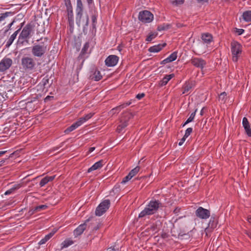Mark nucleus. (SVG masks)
Returning <instances> with one entry per match:
<instances>
[{
    "mask_svg": "<svg viewBox=\"0 0 251 251\" xmlns=\"http://www.w3.org/2000/svg\"><path fill=\"white\" fill-rule=\"evenodd\" d=\"M11 12H6L4 13L0 14V21H1L4 20L6 17H8L11 14Z\"/></svg>",
    "mask_w": 251,
    "mask_h": 251,
    "instance_id": "40",
    "label": "nucleus"
},
{
    "mask_svg": "<svg viewBox=\"0 0 251 251\" xmlns=\"http://www.w3.org/2000/svg\"><path fill=\"white\" fill-rule=\"evenodd\" d=\"M176 26L177 27H181L182 26H183V25L182 24H181V23H177L176 24Z\"/></svg>",
    "mask_w": 251,
    "mask_h": 251,
    "instance_id": "61",
    "label": "nucleus"
},
{
    "mask_svg": "<svg viewBox=\"0 0 251 251\" xmlns=\"http://www.w3.org/2000/svg\"><path fill=\"white\" fill-rule=\"evenodd\" d=\"M48 208V206L46 204L40 205L35 206V209L38 212L41 211L42 210H45Z\"/></svg>",
    "mask_w": 251,
    "mask_h": 251,
    "instance_id": "42",
    "label": "nucleus"
},
{
    "mask_svg": "<svg viewBox=\"0 0 251 251\" xmlns=\"http://www.w3.org/2000/svg\"><path fill=\"white\" fill-rule=\"evenodd\" d=\"M23 69L25 71H32L35 69L36 63L33 58L29 56L23 57L21 59Z\"/></svg>",
    "mask_w": 251,
    "mask_h": 251,
    "instance_id": "5",
    "label": "nucleus"
},
{
    "mask_svg": "<svg viewBox=\"0 0 251 251\" xmlns=\"http://www.w3.org/2000/svg\"><path fill=\"white\" fill-rule=\"evenodd\" d=\"M226 96V93L225 92H223V93H221V94L219 96V99L224 100Z\"/></svg>",
    "mask_w": 251,
    "mask_h": 251,
    "instance_id": "53",
    "label": "nucleus"
},
{
    "mask_svg": "<svg viewBox=\"0 0 251 251\" xmlns=\"http://www.w3.org/2000/svg\"><path fill=\"white\" fill-rule=\"evenodd\" d=\"M195 86V82L193 81H186L182 86V94H187Z\"/></svg>",
    "mask_w": 251,
    "mask_h": 251,
    "instance_id": "14",
    "label": "nucleus"
},
{
    "mask_svg": "<svg viewBox=\"0 0 251 251\" xmlns=\"http://www.w3.org/2000/svg\"><path fill=\"white\" fill-rule=\"evenodd\" d=\"M130 103H131V102H126V103H123V104H121V106H122V108L123 109L125 107H126V106L129 105L130 104Z\"/></svg>",
    "mask_w": 251,
    "mask_h": 251,
    "instance_id": "58",
    "label": "nucleus"
},
{
    "mask_svg": "<svg viewBox=\"0 0 251 251\" xmlns=\"http://www.w3.org/2000/svg\"><path fill=\"white\" fill-rule=\"evenodd\" d=\"M87 2L89 5H90L93 2V0H87Z\"/></svg>",
    "mask_w": 251,
    "mask_h": 251,
    "instance_id": "62",
    "label": "nucleus"
},
{
    "mask_svg": "<svg viewBox=\"0 0 251 251\" xmlns=\"http://www.w3.org/2000/svg\"><path fill=\"white\" fill-rule=\"evenodd\" d=\"M145 96V95L144 93H140L136 95V98L138 100H140L142 99L143 97H144Z\"/></svg>",
    "mask_w": 251,
    "mask_h": 251,
    "instance_id": "52",
    "label": "nucleus"
},
{
    "mask_svg": "<svg viewBox=\"0 0 251 251\" xmlns=\"http://www.w3.org/2000/svg\"><path fill=\"white\" fill-rule=\"evenodd\" d=\"M166 45V43L163 44H158L157 45L153 46L150 47L149 51L151 52H157L160 51L163 47Z\"/></svg>",
    "mask_w": 251,
    "mask_h": 251,
    "instance_id": "21",
    "label": "nucleus"
},
{
    "mask_svg": "<svg viewBox=\"0 0 251 251\" xmlns=\"http://www.w3.org/2000/svg\"><path fill=\"white\" fill-rule=\"evenodd\" d=\"M171 3L174 5H178L184 3V0H170Z\"/></svg>",
    "mask_w": 251,
    "mask_h": 251,
    "instance_id": "41",
    "label": "nucleus"
},
{
    "mask_svg": "<svg viewBox=\"0 0 251 251\" xmlns=\"http://www.w3.org/2000/svg\"><path fill=\"white\" fill-rule=\"evenodd\" d=\"M174 76L175 75L174 74L166 75L165 76H164L163 78L160 81L159 83V86L162 87L166 85L168 81L171 80Z\"/></svg>",
    "mask_w": 251,
    "mask_h": 251,
    "instance_id": "22",
    "label": "nucleus"
},
{
    "mask_svg": "<svg viewBox=\"0 0 251 251\" xmlns=\"http://www.w3.org/2000/svg\"><path fill=\"white\" fill-rule=\"evenodd\" d=\"M157 223H158V222H156L155 223H153L149 227H148L146 229V230L148 232H149L150 231H151L152 232H154V233L157 232L159 230Z\"/></svg>",
    "mask_w": 251,
    "mask_h": 251,
    "instance_id": "29",
    "label": "nucleus"
},
{
    "mask_svg": "<svg viewBox=\"0 0 251 251\" xmlns=\"http://www.w3.org/2000/svg\"><path fill=\"white\" fill-rule=\"evenodd\" d=\"M14 23V21H13L12 22H11L10 24H9L8 25L7 29L6 30V31H7L8 30H10L11 29V27L13 25Z\"/></svg>",
    "mask_w": 251,
    "mask_h": 251,
    "instance_id": "59",
    "label": "nucleus"
},
{
    "mask_svg": "<svg viewBox=\"0 0 251 251\" xmlns=\"http://www.w3.org/2000/svg\"><path fill=\"white\" fill-rule=\"evenodd\" d=\"M12 60L6 57H4L0 62V72H4L12 66Z\"/></svg>",
    "mask_w": 251,
    "mask_h": 251,
    "instance_id": "10",
    "label": "nucleus"
},
{
    "mask_svg": "<svg viewBox=\"0 0 251 251\" xmlns=\"http://www.w3.org/2000/svg\"><path fill=\"white\" fill-rule=\"evenodd\" d=\"M20 30V28L16 30L14 33L11 35V36L10 37V38L8 39L6 43L5 46L7 48H8L10 47V46L12 44L14 40L15 39L17 34H18L19 31Z\"/></svg>",
    "mask_w": 251,
    "mask_h": 251,
    "instance_id": "26",
    "label": "nucleus"
},
{
    "mask_svg": "<svg viewBox=\"0 0 251 251\" xmlns=\"http://www.w3.org/2000/svg\"><path fill=\"white\" fill-rule=\"evenodd\" d=\"M103 162L104 161L103 160H100L97 162L88 169L87 172L90 173L93 171L101 168L103 165Z\"/></svg>",
    "mask_w": 251,
    "mask_h": 251,
    "instance_id": "20",
    "label": "nucleus"
},
{
    "mask_svg": "<svg viewBox=\"0 0 251 251\" xmlns=\"http://www.w3.org/2000/svg\"><path fill=\"white\" fill-rule=\"evenodd\" d=\"M100 226H101V224L99 223L97 226H94L93 227V230H97L100 227Z\"/></svg>",
    "mask_w": 251,
    "mask_h": 251,
    "instance_id": "56",
    "label": "nucleus"
},
{
    "mask_svg": "<svg viewBox=\"0 0 251 251\" xmlns=\"http://www.w3.org/2000/svg\"><path fill=\"white\" fill-rule=\"evenodd\" d=\"M55 177V176H46L44 177L40 182V187H43L47 184L49 182L52 181Z\"/></svg>",
    "mask_w": 251,
    "mask_h": 251,
    "instance_id": "24",
    "label": "nucleus"
},
{
    "mask_svg": "<svg viewBox=\"0 0 251 251\" xmlns=\"http://www.w3.org/2000/svg\"><path fill=\"white\" fill-rule=\"evenodd\" d=\"M139 170L140 167L139 166H136L129 173V175L132 177H133L139 172Z\"/></svg>",
    "mask_w": 251,
    "mask_h": 251,
    "instance_id": "38",
    "label": "nucleus"
},
{
    "mask_svg": "<svg viewBox=\"0 0 251 251\" xmlns=\"http://www.w3.org/2000/svg\"><path fill=\"white\" fill-rule=\"evenodd\" d=\"M110 201L109 200H105L103 201L97 207L95 214L97 216H100L104 213L109 208Z\"/></svg>",
    "mask_w": 251,
    "mask_h": 251,
    "instance_id": "7",
    "label": "nucleus"
},
{
    "mask_svg": "<svg viewBox=\"0 0 251 251\" xmlns=\"http://www.w3.org/2000/svg\"><path fill=\"white\" fill-rule=\"evenodd\" d=\"M34 27V25L31 23H28L24 27L18 37L19 44L24 45L25 43H28L29 39L31 37L32 33H33Z\"/></svg>",
    "mask_w": 251,
    "mask_h": 251,
    "instance_id": "3",
    "label": "nucleus"
},
{
    "mask_svg": "<svg viewBox=\"0 0 251 251\" xmlns=\"http://www.w3.org/2000/svg\"><path fill=\"white\" fill-rule=\"evenodd\" d=\"M231 52L232 55V60L237 62L239 57L242 53V46L236 41L231 43Z\"/></svg>",
    "mask_w": 251,
    "mask_h": 251,
    "instance_id": "4",
    "label": "nucleus"
},
{
    "mask_svg": "<svg viewBox=\"0 0 251 251\" xmlns=\"http://www.w3.org/2000/svg\"><path fill=\"white\" fill-rule=\"evenodd\" d=\"M93 115V114L90 113L83 117H81L78 120V121L81 123V125L85 123L86 121L90 119Z\"/></svg>",
    "mask_w": 251,
    "mask_h": 251,
    "instance_id": "34",
    "label": "nucleus"
},
{
    "mask_svg": "<svg viewBox=\"0 0 251 251\" xmlns=\"http://www.w3.org/2000/svg\"><path fill=\"white\" fill-rule=\"evenodd\" d=\"M177 56V52L175 51L170 55L167 58L161 62V64L164 65L168 63L172 62L176 60Z\"/></svg>",
    "mask_w": 251,
    "mask_h": 251,
    "instance_id": "17",
    "label": "nucleus"
},
{
    "mask_svg": "<svg viewBox=\"0 0 251 251\" xmlns=\"http://www.w3.org/2000/svg\"><path fill=\"white\" fill-rule=\"evenodd\" d=\"M98 14L95 12L92 15L91 19L92 22V27L93 29H96V24L97 23Z\"/></svg>",
    "mask_w": 251,
    "mask_h": 251,
    "instance_id": "35",
    "label": "nucleus"
},
{
    "mask_svg": "<svg viewBox=\"0 0 251 251\" xmlns=\"http://www.w3.org/2000/svg\"><path fill=\"white\" fill-rule=\"evenodd\" d=\"M76 23L78 26H80L81 23H85V26H87L89 24V16L86 15L85 19H82L83 10H76Z\"/></svg>",
    "mask_w": 251,
    "mask_h": 251,
    "instance_id": "11",
    "label": "nucleus"
},
{
    "mask_svg": "<svg viewBox=\"0 0 251 251\" xmlns=\"http://www.w3.org/2000/svg\"><path fill=\"white\" fill-rule=\"evenodd\" d=\"M201 39L204 43L210 44L212 41L213 37L211 34L205 33L201 35Z\"/></svg>",
    "mask_w": 251,
    "mask_h": 251,
    "instance_id": "25",
    "label": "nucleus"
},
{
    "mask_svg": "<svg viewBox=\"0 0 251 251\" xmlns=\"http://www.w3.org/2000/svg\"><path fill=\"white\" fill-rule=\"evenodd\" d=\"M195 215L197 217L201 219L206 220L210 217V211L202 207H199L196 210Z\"/></svg>",
    "mask_w": 251,
    "mask_h": 251,
    "instance_id": "9",
    "label": "nucleus"
},
{
    "mask_svg": "<svg viewBox=\"0 0 251 251\" xmlns=\"http://www.w3.org/2000/svg\"><path fill=\"white\" fill-rule=\"evenodd\" d=\"M67 9L68 12V19L69 25L73 27L74 24L73 7H70L67 8Z\"/></svg>",
    "mask_w": 251,
    "mask_h": 251,
    "instance_id": "19",
    "label": "nucleus"
},
{
    "mask_svg": "<svg viewBox=\"0 0 251 251\" xmlns=\"http://www.w3.org/2000/svg\"><path fill=\"white\" fill-rule=\"evenodd\" d=\"M132 177L129 175V174H128L126 176L123 178L121 183L123 184H125L126 182L130 180Z\"/></svg>",
    "mask_w": 251,
    "mask_h": 251,
    "instance_id": "44",
    "label": "nucleus"
},
{
    "mask_svg": "<svg viewBox=\"0 0 251 251\" xmlns=\"http://www.w3.org/2000/svg\"><path fill=\"white\" fill-rule=\"evenodd\" d=\"M21 187V185L19 184H15L13 186V187H12L11 188H10V189L7 190L4 194L5 195H8L12 193H13L15 190L19 189Z\"/></svg>",
    "mask_w": 251,
    "mask_h": 251,
    "instance_id": "32",
    "label": "nucleus"
},
{
    "mask_svg": "<svg viewBox=\"0 0 251 251\" xmlns=\"http://www.w3.org/2000/svg\"><path fill=\"white\" fill-rule=\"evenodd\" d=\"M138 19L143 23H150L153 20V15L151 12L144 10L139 13Z\"/></svg>",
    "mask_w": 251,
    "mask_h": 251,
    "instance_id": "8",
    "label": "nucleus"
},
{
    "mask_svg": "<svg viewBox=\"0 0 251 251\" xmlns=\"http://www.w3.org/2000/svg\"><path fill=\"white\" fill-rule=\"evenodd\" d=\"M40 42L39 44H35L31 47V53L33 56L37 58L43 57L47 51L49 50L48 45V38H41L37 40Z\"/></svg>",
    "mask_w": 251,
    "mask_h": 251,
    "instance_id": "1",
    "label": "nucleus"
},
{
    "mask_svg": "<svg viewBox=\"0 0 251 251\" xmlns=\"http://www.w3.org/2000/svg\"><path fill=\"white\" fill-rule=\"evenodd\" d=\"M218 221L217 218L215 216L212 215L209 220L208 223V227L211 228H214L217 226Z\"/></svg>",
    "mask_w": 251,
    "mask_h": 251,
    "instance_id": "27",
    "label": "nucleus"
},
{
    "mask_svg": "<svg viewBox=\"0 0 251 251\" xmlns=\"http://www.w3.org/2000/svg\"><path fill=\"white\" fill-rule=\"evenodd\" d=\"M186 138H185V137L183 136L182 137V138L181 139L180 141L178 143V145L181 146L183 144V143H184V142L185 141Z\"/></svg>",
    "mask_w": 251,
    "mask_h": 251,
    "instance_id": "55",
    "label": "nucleus"
},
{
    "mask_svg": "<svg viewBox=\"0 0 251 251\" xmlns=\"http://www.w3.org/2000/svg\"><path fill=\"white\" fill-rule=\"evenodd\" d=\"M73 244H74L73 241L69 239H66L61 243V250H62L65 248H67L68 247L72 245Z\"/></svg>",
    "mask_w": 251,
    "mask_h": 251,
    "instance_id": "33",
    "label": "nucleus"
},
{
    "mask_svg": "<svg viewBox=\"0 0 251 251\" xmlns=\"http://www.w3.org/2000/svg\"><path fill=\"white\" fill-rule=\"evenodd\" d=\"M197 110L196 109V110L191 114L190 116L187 119V123H190L193 121V120L195 118V116L196 115V112Z\"/></svg>",
    "mask_w": 251,
    "mask_h": 251,
    "instance_id": "45",
    "label": "nucleus"
},
{
    "mask_svg": "<svg viewBox=\"0 0 251 251\" xmlns=\"http://www.w3.org/2000/svg\"><path fill=\"white\" fill-rule=\"evenodd\" d=\"M119 61V57L115 55L108 56L105 60V65L108 67L115 66Z\"/></svg>",
    "mask_w": 251,
    "mask_h": 251,
    "instance_id": "13",
    "label": "nucleus"
},
{
    "mask_svg": "<svg viewBox=\"0 0 251 251\" xmlns=\"http://www.w3.org/2000/svg\"><path fill=\"white\" fill-rule=\"evenodd\" d=\"M102 78V76L101 75L100 71L96 70L93 74V76L92 77V78L94 79V80L95 81H99V80H100Z\"/></svg>",
    "mask_w": 251,
    "mask_h": 251,
    "instance_id": "31",
    "label": "nucleus"
},
{
    "mask_svg": "<svg viewBox=\"0 0 251 251\" xmlns=\"http://www.w3.org/2000/svg\"><path fill=\"white\" fill-rule=\"evenodd\" d=\"M162 207V203L158 200L151 201L146 207L139 213L138 218H142L147 216L153 215L157 212L159 208Z\"/></svg>",
    "mask_w": 251,
    "mask_h": 251,
    "instance_id": "2",
    "label": "nucleus"
},
{
    "mask_svg": "<svg viewBox=\"0 0 251 251\" xmlns=\"http://www.w3.org/2000/svg\"><path fill=\"white\" fill-rule=\"evenodd\" d=\"M86 223H83L79 225L76 229L74 231V235L75 237L80 235L82 234L84 230L86 228Z\"/></svg>",
    "mask_w": 251,
    "mask_h": 251,
    "instance_id": "18",
    "label": "nucleus"
},
{
    "mask_svg": "<svg viewBox=\"0 0 251 251\" xmlns=\"http://www.w3.org/2000/svg\"><path fill=\"white\" fill-rule=\"evenodd\" d=\"M89 43L86 42L84 45L83 47L82 48L81 51L80 52V53L78 57V59H82V63L84 61V58H85V55L86 54L89 53L90 52H88V49L89 48Z\"/></svg>",
    "mask_w": 251,
    "mask_h": 251,
    "instance_id": "15",
    "label": "nucleus"
},
{
    "mask_svg": "<svg viewBox=\"0 0 251 251\" xmlns=\"http://www.w3.org/2000/svg\"><path fill=\"white\" fill-rule=\"evenodd\" d=\"M55 231H52L49 234L46 235L44 238L42 239L39 242V244L42 245L45 244L50 238L54 234Z\"/></svg>",
    "mask_w": 251,
    "mask_h": 251,
    "instance_id": "28",
    "label": "nucleus"
},
{
    "mask_svg": "<svg viewBox=\"0 0 251 251\" xmlns=\"http://www.w3.org/2000/svg\"><path fill=\"white\" fill-rule=\"evenodd\" d=\"M157 36V33H151L149 36H147L146 41L147 42H151Z\"/></svg>",
    "mask_w": 251,
    "mask_h": 251,
    "instance_id": "43",
    "label": "nucleus"
},
{
    "mask_svg": "<svg viewBox=\"0 0 251 251\" xmlns=\"http://www.w3.org/2000/svg\"><path fill=\"white\" fill-rule=\"evenodd\" d=\"M247 220L249 222V223L251 225V216L248 217Z\"/></svg>",
    "mask_w": 251,
    "mask_h": 251,
    "instance_id": "63",
    "label": "nucleus"
},
{
    "mask_svg": "<svg viewBox=\"0 0 251 251\" xmlns=\"http://www.w3.org/2000/svg\"><path fill=\"white\" fill-rule=\"evenodd\" d=\"M76 10H83V6L81 0H77Z\"/></svg>",
    "mask_w": 251,
    "mask_h": 251,
    "instance_id": "39",
    "label": "nucleus"
},
{
    "mask_svg": "<svg viewBox=\"0 0 251 251\" xmlns=\"http://www.w3.org/2000/svg\"><path fill=\"white\" fill-rule=\"evenodd\" d=\"M181 208L178 207H176L173 211V213L176 215H178V213L180 212Z\"/></svg>",
    "mask_w": 251,
    "mask_h": 251,
    "instance_id": "51",
    "label": "nucleus"
},
{
    "mask_svg": "<svg viewBox=\"0 0 251 251\" xmlns=\"http://www.w3.org/2000/svg\"><path fill=\"white\" fill-rule=\"evenodd\" d=\"M192 131H193L192 128H191V127L188 128L186 130L185 134L184 135L185 138H187L190 135V134L192 132Z\"/></svg>",
    "mask_w": 251,
    "mask_h": 251,
    "instance_id": "46",
    "label": "nucleus"
},
{
    "mask_svg": "<svg viewBox=\"0 0 251 251\" xmlns=\"http://www.w3.org/2000/svg\"><path fill=\"white\" fill-rule=\"evenodd\" d=\"M49 79L48 78L44 77L42 80L43 85L45 86L47 84L49 83Z\"/></svg>",
    "mask_w": 251,
    "mask_h": 251,
    "instance_id": "50",
    "label": "nucleus"
},
{
    "mask_svg": "<svg viewBox=\"0 0 251 251\" xmlns=\"http://www.w3.org/2000/svg\"><path fill=\"white\" fill-rule=\"evenodd\" d=\"M4 162H5L4 160H2L0 161V167L2 166L3 164L4 163Z\"/></svg>",
    "mask_w": 251,
    "mask_h": 251,
    "instance_id": "64",
    "label": "nucleus"
},
{
    "mask_svg": "<svg viewBox=\"0 0 251 251\" xmlns=\"http://www.w3.org/2000/svg\"><path fill=\"white\" fill-rule=\"evenodd\" d=\"M67 8L73 7L71 4V0H64Z\"/></svg>",
    "mask_w": 251,
    "mask_h": 251,
    "instance_id": "48",
    "label": "nucleus"
},
{
    "mask_svg": "<svg viewBox=\"0 0 251 251\" xmlns=\"http://www.w3.org/2000/svg\"><path fill=\"white\" fill-rule=\"evenodd\" d=\"M81 125V123L79 122L78 120L77 121L72 124L71 126L68 127L67 129H66L64 131V132L66 134H68L69 133L73 131L74 130H75Z\"/></svg>",
    "mask_w": 251,
    "mask_h": 251,
    "instance_id": "23",
    "label": "nucleus"
},
{
    "mask_svg": "<svg viewBox=\"0 0 251 251\" xmlns=\"http://www.w3.org/2000/svg\"><path fill=\"white\" fill-rule=\"evenodd\" d=\"M242 125L245 130L246 134L249 137H251V128L250 123L246 117H244L242 120Z\"/></svg>",
    "mask_w": 251,
    "mask_h": 251,
    "instance_id": "16",
    "label": "nucleus"
},
{
    "mask_svg": "<svg viewBox=\"0 0 251 251\" xmlns=\"http://www.w3.org/2000/svg\"><path fill=\"white\" fill-rule=\"evenodd\" d=\"M245 30L243 29H238L236 28L235 32L238 34V35L242 34L244 32Z\"/></svg>",
    "mask_w": 251,
    "mask_h": 251,
    "instance_id": "49",
    "label": "nucleus"
},
{
    "mask_svg": "<svg viewBox=\"0 0 251 251\" xmlns=\"http://www.w3.org/2000/svg\"><path fill=\"white\" fill-rule=\"evenodd\" d=\"M53 99V97L52 96H48L47 97H46V98L45 99V102H47L48 101V100H51V99Z\"/></svg>",
    "mask_w": 251,
    "mask_h": 251,
    "instance_id": "57",
    "label": "nucleus"
},
{
    "mask_svg": "<svg viewBox=\"0 0 251 251\" xmlns=\"http://www.w3.org/2000/svg\"><path fill=\"white\" fill-rule=\"evenodd\" d=\"M37 212H38V211L36 209H35V207H34L28 211V214L29 216H31L32 215Z\"/></svg>",
    "mask_w": 251,
    "mask_h": 251,
    "instance_id": "47",
    "label": "nucleus"
},
{
    "mask_svg": "<svg viewBox=\"0 0 251 251\" xmlns=\"http://www.w3.org/2000/svg\"><path fill=\"white\" fill-rule=\"evenodd\" d=\"M243 18L246 22H251V11H246L243 14Z\"/></svg>",
    "mask_w": 251,
    "mask_h": 251,
    "instance_id": "30",
    "label": "nucleus"
},
{
    "mask_svg": "<svg viewBox=\"0 0 251 251\" xmlns=\"http://www.w3.org/2000/svg\"><path fill=\"white\" fill-rule=\"evenodd\" d=\"M191 63L195 67L201 69H203L205 66L206 61L201 58L193 57L190 60Z\"/></svg>",
    "mask_w": 251,
    "mask_h": 251,
    "instance_id": "12",
    "label": "nucleus"
},
{
    "mask_svg": "<svg viewBox=\"0 0 251 251\" xmlns=\"http://www.w3.org/2000/svg\"><path fill=\"white\" fill-rule=\"evenodd\" d=\"M122 109V106H121V105H119L112 109L110 111V113L111 115H114L116 113H118Z\"/></svg>",
    "mask_w": 251,
    "mask_h": 251,
    "instance_id": "36",
    "label": "nucleus"
},
{
    "mask_svg": "<svg viewBox=\"0 0 251 251\" xmlns=\"http://www.w3.org/2000/svg\"><path fill=\"white\" fill-rule=\"evenodd\" d=\"M95 147H91L89 149V152H91L95 150Z\"/></svg>",
    "mask_w": 251,
    "mask_h": 251,
    "instance_id": "60",
    "label": "nucleus"
},
{
    "mask_svg": "<svg viewBox=\"0 0 251 251\" xmlns=\"http://www.w3.org/2000/svg\"><path fill=\"white\" fill-rule=\"evenodd\" d=\"M133 117L132 114L128 112H125L123 113L120 119V124L117 128V131L120 133L128 125V122Z\"/></svg>",
    "mask_w": 251,
    "mask_h": 251,
    "instance_id": "6",
    "label": "nucleus"
},
{
    "mask_svg": "<svg viewBox=\"0 0 251 251\" xmlns=\"http://www.w3.org/2000/svg\"><path fill=\"white\" fill-rule=\"evenodd\" d=\"M169 235L167 233H166V232H163L161 235V237L163 239L167 238L169 237Z\"/></svg>",
    "mask_w": 251,
    "mask_h": 251,
    "instance_id": "54",
    "label": "nucleus"
},
{
    "mask_svg": "<svg viewBox=\"0 0 251 251\" xmlns=\"http://www.w3.org/2000/svg\"><path fill=\"white\" fill-rule=\"evenodd\" d=\"M170 26V25L163 24L158 26L157 30L158 31L165 30L168 29Z\"/></svg>",
    "mask_w": 251,
    "mask_h": 251,
    "instance_id": "37",
    "label": "nucleus"
}]
</instances>
